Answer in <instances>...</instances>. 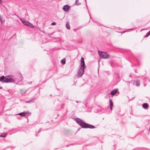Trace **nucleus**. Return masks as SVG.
Listing matches in <instances>:
<instances>
[{
	"mask_svg": "<svg viewBox=\"0 0 150 150\" xmlns=\"http://www.w3.org/2000/svg\"><path fill=\"white\" fill-rule=\"evenodd\" d=\"M86 67L85 65L84 59L82 57L81 60V64L80 66V68L77 72L76 76L78 78L81 77L84 73V69Z\"/></svg>",
	"mask_w": 150,
	"mask_h": 150,
	"instance_id": "1",
	"label": "nucleus"
},
{
	"mask_svg": "<svg viewBox=\"0 0 150 150\" xmlns=\"http://www.w3.org/2000/svg\"><path fill=\"white\" fill-rule=\"evenodd\" d=\"M16 81L13 76L11 75L4 76L0 77V81L5 83H14Z\"/></svg>",
	"mask_w": 150,
	"mask_h": 150,
	"instance_id": "2",
	"label": "nucleus"
},
{
	"mask_svg": "<svg viewBox=\"0 0 150 150\" xmlns=\"http://www.w3.org/2000/svg\"><path fill=\"white\" fill-rule=\"evenodd\" d=\"M75 120L77 123L80 125L82 128H89L91 129H92L94 128L93 126L86 124L80 119L77 118Z\"/></svg>",
	"mask_w": 150,
	"mask_h": 150,
	"instance_id": "3",
	"label": "nucleus"
},
{
	"mask_svg": "<svg viewBox=\"0 0 150 150\" xmlns=\"http://www.w3.org/2000/svg\"><path fill=\"white\" fill-rule=\"evenodd\" d=\"M98 53L100 57L101 58L107 59L109 57V55L107 52L98 51Z\"/></svg>",
	"mask_w": 150,
	"mask_h": 150,
	"instance_id": "4",
	"label": "nucleus"
},
{
	"mask_svg": "<svg viewBox=\"0 0 150 150\" xmlns=\"http://www.w3.org/2000/svg\"><path fill=\"white\" fill-rule=\"evenodd\" d=\"M70 8V7L69 6L66 5L64 6L63 9L64 11L67 12L69 10Z\"/></svg>",
	"mask_w": 150,
	"mask_h": 150,
	"instance_id": "5",
	"label": "nucleus"
},
{
	"mask_svg": "<svg viewBox=\"0 0 150 150\" xmlns=\"http://www.w3.org/2000/svg\"><path fill=\"white\" fill-rule=\"evenodd\" d=\"M28 112H23L20 113L17 115H19L21 116H25L26 114H28Z\"/></svg>",
	"mask_w": 150,
	"mask_h": 150,
	"instance_id": "6",
	"label": "nucleus"
},
{
	"mask_svg": "<svg viewBox=\"0 0 150 150\" xmlns=\"http://www.w3.org/2000/svg\"><path fill=\"white\" fill-rule=\"evenodd\" d=\"M17 77H18L19 78V80H18V81H20L22 80V76L21 74L19 73L18 74L17 76Z\"/></svg>",
	"mask_w": 150,
	"mask_h": 150,
	"instance_id": "7",
	"label": "nucleus"
},
{
	"mask_svg": "<svg viewBox=\"0 0 150 150\" xmlns=\"http://www.w3.org/2000/svg\"><path fill=\"white\" fill-rule=\"evenodd\" d=\"M26 25L30 27L33 28L34 27V26L33 25L30 23L29 22H28L27 25Z\"/></svg>",
	"mask_w": 150,
	"mask_h": 150,
	"instance_id": "8",
	"label": "nucleus"
},
{
	"mask_svg": "<svg viewBox=\"0 0 150 150\" xmlns=\"http://www.w3.org/2000/svg\"><path fill=\"white\" fill-rule=\"evenodd\" d=\"M109 101L110 109L112 110V107L113 106V103L111 99Z\"/></svg>",
	"mask_w": 150,
	"mask_h": 150,
	"instance_id": "9",
	"label": "nucleus"
},
{
	"mask_svg": "<svg viewBox=\"0 0 150 150\" xmlns=\"http://www.w3.org/2000/svg\"><path fill=\"white\" fill-rule=\"evenodd\" d=\"M117 91L116 90H114L111 92V94L112 95H113L116 93Z\"/></svg>",
	"mask_w": 150,
	"mask_h": 150,
	"instance_id": "10",
	"label": "nucleus"
},
{
	"mask_svg": "<svg viewBox=\"0 0 150 150\" xmlns=\"http://www.w3.org/2000/svg\"><path fill=\"white\" fill-rule=\"evenodd\" d=\"M20 20L22 21V22L25 25H27L28 21H25L24 20H22L21 18H20Z\"/></svg>",
	"mask_w": 150,
	"mask_h": 150,
	"instance_id": "11",
	"label": "nucleus"
},
{
	"mask_svg": "<svg viewBox=\"0 0 150 150\" xmlns=\"http://www.w3.org/2000/svg\"><path fill=\"white\" fill-rule=\"evenodd\" d=\"M142 107L144 109H146L148 107V105L146 103H145L143 104Z\"/></svg>",
	"mask_w": 150,
	"mask_h": 150,
	"instance_id": "12",
	"label": "nucleus"
},
{
	"mask_svg": "<svg viewBox=\"0 0 150 150\" xmlns=\"http://www.w3.org/2000/svg\"><path fill=\"white\" fill-rule=\"evenodd\" d=\"M75 4L76 5H79L81 4L78 0H76Z\"/></svg>",
	"mask_w": 150,
	"mask_h": 150,
	"instance_id": "13",
	"label": "nucleus"
},
{
	"mask_svg": "<svg viewBox=\"0 0 150 150\" xmlns=\"http://www.w3.org/2000/svg\"><path fill=\"white\" fill-rule=\"evenodd\" d=\"M6 133H2L0 137H6Z\"/></svg>",
	"mask_w": 150,
	"mask_h": 150,
	"instance_id": "14",
	"label": "nucleus"
},
{
	"mask_svg": "<svg viewBox=\"0 0 150 150\" xmlns=\"http://www.w3.org/2000/svg\"><path fill=\"white\" fill-rule=\"evenodd\" d=\"M135 83H136V85L137 86H139L140 84V82L139 81H135Z\"/></svg>",
	"mask_w": 150,
	"mask_h": 150,
	"instance_id": "15",
	"label": "nucleus"
},
{
	"mask_svg": "<svg viewBox=\"0 0 150 150\" xmlns=\"http://www.w3.org/2000/svg\"><path fill=\"white\" fill-rule=\"evenodd\" d=\"M61 63L63 64L65 63V59H63L61 61Z\"/></svg>",
	"mask_w": 150,
	"mask_h": 150,
	"instance_id": "16",
	"label": "nucleus"
},
{
	"mask_svg": "<svg viewBox=\"0 0 150 150\" xmlns=\"http://www.w3.org/2000/svg\"><path fill=\"white\" fill-rule=\"evenodd\" d=\"M66 26L67 29H70V27L68 22L67 23Z\"/></svg>",
	"mask_w": 150,
	"mask_h": 150,
	"instance_id": "17",
	"label": "nucleus"
},
{
	"mask_svg": "<svg viewBox=\"0 0 150 150\" xmlns=\"http://www.w3.org/2000/svg\"><path fill=\"white\" fill-rule=\"evenodd\" d=\"M150 35V31L148 32V33L146 34V37H148V36H149V35Z\"/></svg>",
	"mask_w": 150,
	"mask_h": 150,
	"instance_id": "18",
	"label": "nucleus"
},
{
	"mask_svg": "<svg viewBox=\"0 0 150 150\" xmlns=\"http://www.w3.org/2000/svg\"><path fill=\"white\" fill-rule=\"evenodd\" d=\"M56 24V23L55 22H53L52 23L51 25H54Z\"/></svg>",
	"mask_w": 150,
	"mask_h": 150,
	"instance_id": "19",
	"label": "nucleus"
},
{
	"mask_svg": "<svg viewBox=\"0 0 150 150\" xmlns=\"http://www.w3.org/2000/svg\"><path fill=\"white\" fill-rule=\"evenodd\" d=\"M1 3V0H0V3Z\"/></svg>",
	"mask_w": 150,
	"mask_h": 150,
	"instance_id": "20",
	"label": "nucleus"
},
{
	"mask_svg": "<svg viewBox=\"0 0 150 150\" xmlns=\"http://www.w3.org/2000/svg\"><path fill=\"white\" fill-rule=\"evenodd\" d=\"M0 19H1V22H2L1 20V18H0Z\"/></svg>",
	"mask_w": 150,
	"mask_h": 150,
	"instance_id": "21",
	"label": "nucleus"
}]
</instances>
